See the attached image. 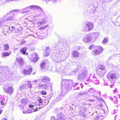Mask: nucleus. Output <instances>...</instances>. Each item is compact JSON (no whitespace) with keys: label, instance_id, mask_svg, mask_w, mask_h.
<instances>
[{"label":"nucleus","instance_id":"nucleus-48","mask_svg":"<svg viewBox=\"0 0 120 120\" xmlns=\"http://www.w3.org/2000/svg\"><path fill=\"white\" fill-rule=\"evenodd\" d=\"M0 104H1L2 105H4V103L3 102V101L2 100H1L0 101Z\"/></svg>","mask_w":120,"mask_h":120},{"label":"nucleus","instance_id":"nucleus-17","mask_svg":"<svg viewBox=\"0 0 120 120\" xmlns=\"http://www.w3.org/2000/svg\"><path fill=\"white\" fill-rule=\"evenodd\" d=\"M72 56L75 58H78L79 57V53L77 51H73L72 52Z\"/></svg>","mask_w":120,"mask_h":120},{"label":"nucleus","instance_id":"nucleus-46","mask_svg":"<svg viewBox=\"0 0 120 120\" xmlns=\"http://www.w3.org/2000/svg\"><path fill=\"white\" fill-rule=\"evenodd\" d=\"M45 56H48L49 55V53L48 52H47L46 51H45Z\"/></svg>","mask_w":120,"mask_h":120},{"label":"nucleus","instance_id":"nucleus-58","mask_svg":"<svg viewBox=\"0 0 120 120\" xmlns=\"http://www.w3.org/2000/svg\"><path fill=\"white\" fill-rule=\"evenodd\" d=\"M37 111V109L36 108V109H34V111H33V112H35V111Z\"/></svg>","mask_w":120,"mask_h":120},{"label":"nucleus","instance_id":"nucleus-34","mask_svg":"<svg viewBox=\"0 0 120 120\" xmlns=\"http://www.w3.org/2000/svg\"><path fill=\"white\" fill-rule=\"evenodd\" d=\"M46 64V62H45L44 61L43 62H42L41 65V68H44L45 67V65Z\"/></svg>","mask_w":120,"mask_h":120},{"label":"nucleus","instance_id":"nucleus-3","mask_svg":"<svg viewBox=\"0 0 120 120\" xmlns=\"http://www.w3.org/2000/svg\"><path fill=\"white\" fill-rule=\"evenodd\" d=\"M88 74V72L85 68L81 70L80 71L78 78L79 80L84 79L86 78Z\"/></svg>","mask_w":120,"mask_h":120},{"label":"nucleus","instance_id":"nucleus-61","mask_svg":"<svg viewBox=\"0 0 120 120\" xmlns=\"http://www.w3.org/2000/svg\"><path fill=\"white\" fill-rule=\"evenodd\" d=\"M36 108L37 109V111L39 109H40L39 107L38 108V107H36Z\"/></svg>","mask_w":120,"mask_h":120},{"label":"nucleus","instance_id":"nucleus-38","mask_svg":"<svg viewBox=\"0 0 120 120\" xmlns=\"http://www.w3.org/2000/svg\"><path fill=\"white\" fill-rule=\"evenodd\" d=\"M21 28L20 27L18 28L16 30L15 32H16V33H18L20 32L21 31Z\"/></svg>","mask_w":120,"mask_h":120},{"label":"nucleus","instance_id":"nucleus-62","mask_svg":"<svg viewBox=\"0 0 120 120\" xmlns=\"http://www.w3.org/2000/svg\"><path fill=\"white\" fill-rule=\"evenodd\" d=\"M38 104V103L37 102V101H35V105H35L36 104Z\"/></svg>","mask_w":120,"mask_h":120},{"label":"nucleus","instance_id":"nucleus-50","mask_svg":"<svg viewBox=\"0 0 120 120\" xmlns=\"http://www.w3.org/2000/svg\"><path fill=\"white\" fill-rule=\"evenodd\" d=\"M22 112L24 114L28 113V112H27V110L23 111Z\"/></svg>","mask_w":120,"mask_h":120},{"label":"nucleus","instance_id":"nucleus-16","mask_svg":"<svg viewBox=\"0 0 120 120\" xmlns=\"http://www.w3.org/2000/svg\"><path fill=\"white\" fill-rule=\"evenodd\" d=\"M57 120H64V116L61 113H59L57 115Z\"/></svg>","mask_w":120,"mask_h":120},{"label":"nucleus","instance_id":"nucleus-6","mask_svg":"<svg viewBox=\"0 0 120 120\" xmlns=\"http://www.w3.org/2000/svg\"><path fill=\"white\" fill-rule=\"evenodd\" d=\"M96 79V77L95 76V74L94 73H90L88 79L85 81V83L86 84L89 83L91 81H93L94 79Z\"/></svg>","mask_w":120,"mask_h":120},{"label":"nucleus","instance_id":"nucleus-9","mask_svg":"<svg viewBox=\"0 0 120 120\" xmlns=\"http://www.w3.org/2000/svg\"><path fill=\"white\" fill-rule=\"evenodd\" d=\"M32 68H30V66H28L27 67L26 69L23 70V73L25 75H29L32 71Z\"/></svg>","mask_w":120,"mask_h":120},{"label":"nucleus","instance_id":"nucleus-35","mask_svg":"<svg viewBox=\"0 0 120 120\" xmlns=\"http://www.w3.org/2000/svg\"><path fill=\"white\" fill-rule=\"evenodd\" d=\"M87 94V93L86 92H80L79 94V96H81L84 95H86Z\"/></svg>","mask_w":120,"mask_h":120},{"label":"nucleus","instance_id":"nucleus-53","mask_svg":"<svg viewBox=\"0 0 120 120\" xmlns=\"http://www.w3.org/2000/svg\"><path fill=\"white\" fill-rule=\"evenodd\" d=\"M78 84V83H75L74 84H72V86H74L75 85H77Z\"/></svg>","mask_w":120,"mask_h":120},{"label":"nucleus","instance_id":"nucleus-13","mask_svg":"<svg viewBox=\"0 0 120 120\" xmlns=\"http://www.w3.org/2000/svg\"><path fill=\"white\" fill-rule=\"evenodd\" d=\"M37 101L38 104H36V105H39L40 106L39 108L41 109L42 108L44 107V105L42 104L43 103V101H42V99L40 98H38Z\"/></svg>","mask_w":120,"mask_h":120},{"label":"nucleus","instance_id":"nucleus-47","mask_svg":"<svg viewBox=\"0 0 120 120\" xmlns=\"http://www.w3.org/2000/svg\"><path fill=\"white\" fill-rule=\"evenodd\" d=\"M19 89L21 90H22L23 89H24V88L23 86V85H22L21 86H20L19 88Z\"/></svg>","mask_w":120,"mask_h":120},{"label":"nucleus","instance_id":"nucleus-8","mask_svg":"<svg viewBox=\"0 0 120 120\" xmlns=\"http://www.w3.org/2000/svg\"><path fill=\"white\" fill-rule=\"evenodd\" d=\"M15 18L13 17H8L7 19H5L4 18H2L0 19V26L2 25L4 23L7 21H9L12 20L14 19Z\"/></svg>","mask_w":120,"mask_h":120},{"label":"nucleus","instance_id":"nucleus-39","mask_svg":"<svg viewBox=\"0 0 120 120\" xmlns=\"http://www.w3.org/2000/svg\"><path fill=\"white\" fill-rule=\"evenodd\" d=\"M63 56V55H62L61 52L59 53L57 57L58 59H59L62 56Z\"/></svg>","mask_w":120,"mask_h":120},{"label":"nucleus","instance_id":"nucleus-11","mask_svg":"<svg viewBox=\"0 0 120 120\" xmlns=\"http://www.w3.org/2000/svg\"><path fill=\"white\" fill-rule=\"evenodd\" d=\"M91 37L90 34H87L85 36L83 39V41L85 42H88L91 40Z\"/></svg>","mask_w":120,"mask_h":120},{"label":"nucleus","instance_id":"nucleus-36","mask_svg":"<svg viewBox=\"0 0 120 120\" xmlns=\"http://www.w3.org/2000/svg\"><path fill=\"white\" fill-rule=\"evenodd\" d=\"M8 27L9 29V31H11V32L13 31L15 29L14 27L13 26H10Z\"/></svg>","mask_w":120,"mask_h":120},{"label":"nucleus","instance_id":"nucleus-29","mask_svg":"<svg viewBox=\"0 0 120 120\" xmlns=\"http://www.w3.org/2000/svg\"><path fill=\"white\" fill-rule=\"evenodd\" d=\"M79 112L80 115H81L83 117L85 116V114L84 113V111L83 110H79Z\"/></svg>","mask_w":120,"mask_h":120},{"label":"nucleus","instance_id":"nucleus-40","mask_svg":"<svg viewBox=\"0 0 120 120\" xmlns=\"http://www.w3.org/2000/svg\"><path fill=\"white\" fill-rule=\"evenodd\" d=\"M108 41V39L107 38H105L103 41V43H106Z\"/></svg>","mask_w":120,"mask_h":120},{"label":"nucleus","instance_id":"nucleus-33","mask_svg":"<svg viewBox=\"0 0 120 120\" xmlns=\"http://www.w3.org/2000/svg\"><path fill=\"white\" fill-rule=\"evenodd\" d=\"M65 56L63 55V56H62L60 58L59 60V61L58 62L60 61H62L65 60Z\"/></svg>","mask_w":120,"mask_h":120},{"label":"nucleus","instance_id":"nucleus-18","mask_svg":"<svg viewBox=\"0 0 120 120\" xmlns=\"http://www.w3.org/2000/svg\"><path fill=\"white\" fill-rule=\"evenodd\" d=\"M50 80V79L48 77L44 76L42 79V81L48 83Z\"/></svg>","mask_w":120,"mask_h":120},{"label":"nucleus","instance_id":"nucleus-20","mask_svg":"<svg viewBox=\"0 0 120 120\" xmlns=\"http://www.w3.org/2000/svg\"><path fill=\"white\" fill-rule=\"evenodd\" d=\"M34 56V58L33 59V61L34 62H36L38 60V59H39L38 58V56L37 54L36 53H34L33 54V56Z\"/></svg>","mask_w":120,"mask_h":120},{"label":"nucleus","instance_id":"nucleus-24","mask_svg":"<svg viewBox=\"0 0 120 120\" xmlns=\"http://www.w3.org/2000/svg\"><path fill=\"white\" fill-rule=\"evenodd\" d=\"M45 19H43V21H40L38 22V25L39 26H41L43 25L44 24L45 22Z\"/></svg>","mask_w":120,"mask_h":120},{"label":"nucleus","instance_id":"nucleus-5","mask_svg":"<svg viewBox=\"0 0 120 120\" xmlns=\"http://www.w3.org/2000/svg\"><path fill=\"white\" fill-rule=\"evenodd\" d=\"M97 72L98 75L100 76H103L105 73L104 66L103 65L99 66L97 69Z\"/></svg>","mask_w":120,"mask_h":120},{"label":"nucleus","instance_id":"nucleus-60","mask_svg":"<svg viewBox=\"0 0 120 120\" xmlns=\"http://www.w3.org/2000/svg\"><path fill=\"white\" fill-rule=\"evenodd\" d=\"M2 112V109L0 110V114Z\"/></svg>","mask_w":120,"mask_h":120},{"label":"nucleus","instance_id":"nucleus-25","mask_svg":"<svg viewBox=\"0 0 120 120\" xmlns=\"http://www.w3.org/2000/svg\"><path fill=\"white\" fill-rule=\"evenodd\" d=\"M26 47H24L21 49L20 50V51L22 54L24 55L26 53Z\"/></svg>","mask_w":120,"mask_h":120},{"label":"nucleus","instance_id":"nucleus-54","mask_svg":"<svg viewBox=\"0 0 120 120\" xmlns=\"http://www.w3.org/2000/svg\"><path fill=\"white\" fill-rule=\"evenodd\" d=\"M118 102V101L117 100H115V101H114V102L115 104H116Z\"/></svg>","mask_w":120,"mask_h":120},{"label":"nucleus","instance_id":"nucleus-49","mask_svg":"<svg viewBox=\"0 0 120 120\" xmlns=\"http://www.w3.org/2000/svg\"><path fill=\"white\" fill-rule=\"evenodd\" d=\"M29 107L30 108H31V109H33V108L34 106L33 105H29Z\"/></svg>","mask_w":120,"mask_h":120},{"label":"nucleus","instance_id":"nucleus-23","mask_svg":"<svg viewBox=\"0 0 120 120\" xmlns=\"http://www.w3.org/2000/svg\"><path fill=\"white\" fill-rule=\"evenodd\" d=\"M3 29L4 31L5 32H7L8 33H10L9 31V27L8 26H5L3 27Z\"/></svg>","mask_w":120,"mask_h":120},{"label":"nucleus","instance_id":"nucleus-30","mask_svg":"<svg viewBox=\"0 0 120 120\" xmlns=\"http://www.w3.org/2000/svg\"><path fill=\"white\" fill-rule=\"evenodd\" d=\"M4 50H7L9 49V47L8 46V44H7L5 45H4Z\"/></svg>","mask_w":120,"mask_h":120},{"label":"nucleus","instance_id":"nucleus-1","mask_svg":"<svg viewBox=\"0 0 120 120\" xmlns=\"http://www.w3.org/2000/svg\"><path fill=\"white\" fill-rule=\"evenodd\" d=\"M73 83V82L71 80L63 79L61 82V96L63 97L65 94L70 89L69 86V82Z\"/></svg>","mask_w":120,"mask_h":120},{"label":"nucleus","instance_id":"nucleus-44","mask_svg":"<svg viewBox=\"0 0 120 120\" xmlns=\"http://www.w3.org/2000/svg\"><path fill=\"white\" fill-rule=\"evenodd\" d=\"M23 86H24V90H26L27 88H28V87L27 86V85H26V84H25V85H23Z\"/></svg>","mask_w":120,"mask_h":120},{"label":"nucleus","instance_id":"nucleus-31","mask_svg":"<svg viewBox=\"0 0 120 120\" xmlns=\"http://www.w3.org/2000/svg\"><path fill=\"white\" fill-rule=\"evenodd\" d=\"M83 31H90L88 27H87V26L86 25L85 26L83 27Z\"/></svg>","mask_w":120,"mask_h":120},{"label":"nucleus","instance_id":"nucleus-52","mask_svg":"<svg viewBox=\"0 0 120 120\" xmlns=\"http://www.w3.org/2000/svg\"><path fill=\"white\" fill-rule=\"evenodd\" d=\"M51 120H55V117L54 116H52L51 118Z\"/></svg>","mask_w":120,"mask_h":120},{"label":"nucleus","instance_id":"nucleus-37","mask_svg":"<svg viewBox=\"0 0 120 120\" xmlns=\"http://www.w3.org/2000/svg\"><path fill=\"white\" fill-rule=\"evenodd\" d=\"M94 82V83L96 84H98L99 83V80L97 79V77H96V79L95 80L94 79L93 81Z\"/></svg>","mask_w":120,"mask_h":120},{"label":"nucleus","instance_id":"nucleus-14","mask_svg":"<svg viewBox=\"0 0 120 120\" xmlns=\"http://www.w3.org/2000/svg\"><path fill=\"white\" fill-rule=\"evenodd\" d=\"M99 34V33L97 32L91 33L90 35L92 39H95L98 37Z\"/></svg>","mask_w":120,"mask_h":120},{"label":"nucleus","instance_id":"nucleus-26","mask_svg":"<svg viewBox=\"0 0 120 120\" xmlns=\"http://www.w3.org/2000/svg\"><path fill=\"white\" fill-rule=\"evenodd\" d=\"M88 91L92 94H95V93L96 92L95 90L93 88L90 89L88 90Z\"/></svg>","mask_w":120,"mask_h":120},{"label":"nucleus","instance_id":"nucleus-10","mask_svg":"<svg viewBox=\"0 0 120 120\" xmlns=\"http://www.w3.org/2000/svg\"><path fill=\"white\" fill-rule=\"evenodd\" d=\"M116 77V75L115 73H112V72H110L108 73L107 76L109 80L115 79Z\"/></svg>","mask_w":120,"mask_h":120},{"label":"nucleus","instance_id":"nucleus-57","mask_svg":"<svg viewBox=\"0 0 120 120\" xmlns=\"http://www.w3.org/2000/svg\"><path fill=\"white\" fill-rule=\"evenodd\" d=\"M92 46H90V47H89V49L90 50L91 49H92Z\"/></svg>","mask_w":120,"mask_h":120},{"label":"nucleus","instance_id":"nucleus-63","mask_svg":"<svg viewBox=\"0 0 120 120\" xmlns=\"http://www.w3.org/2000/svg\"><path fill=\"white\" fill-rule=\"evenodd\" d=\"M80 85L81 86V87L82 88L83 87V86H82V84H80Z\"/></svg>","mask_w":120,"mask_h":120},{"label":"nucleus","instance_id":"nucleus-22","mask_svg":"<svg viewBox=\"0 0 120 120\" xmlns=\"http://www.w3.org/2000/svg\"><path fill=\"white\" fill-rule=\"evenodd\" d=\"M21 102L24 105H26L29 103V101L27 99H23L22 100Z\"/></svg>","mask_w":120,"mask_h":120},{"label":"nucleus","instance_id":"nucleus-42","mask_svg":"<svg viewBox=\"0 0 120 120\" xmlns=\"http://www.w3.org/2000/svg\"><path fill=\"white\" fill-rule=\"evenodd\" d=\"M46 92L43 90L41 92V94L43 95H45L46 94Z\"/></svg>","mask_w":120,"mask_h":120},{"label":"nucleus","instance_id":"nucleus-2","mask_svg":"<svg viewBox=\"0 0 120 120\" xmlns=\"http://www.w3.org/2000/svg\"><path fill=\"white\" fill-rule=\"evenodd\" d=\"M36 8L37 6L32 5L24 8L22 9L14 10L9 12L7 14H10L11 16H13L14 14V12H20L22 11H23L22 12L23 14L25 13L30 12L31 10H36Z\"/></svg>","mask_w":120,"mask_h":120},{"label":"nucleus","instance_id":"nucleus-7","mask_svg":"<svg viewBox=\"0 0 120 120\" xmlns=\"http://www.w3.org/2000/svg\"><path fill=\"white\" fill-rule=\"evenodd\" d=\"M103 50L102 48L98 47L97 49H95L93 51V54L94 56L99 55L102 52Z\"/></svg>","mask_w":120,"mask_h":120},{"label":"nucleus","instance_id":"nucleus-19","mask_svg":"<svg viewBox=\"0 0 120 120\" xmlns=\"http://www.w3.org/2000/svg\"><path fill=\"white\" fill-rule=\"evenodd\" d=\"M17 59L18 64H19L20 66L22 65L23 64V61L22 58L19 57Z\"/></svg>","mask_w":120,"mask_h":120},{"label":"nucleus","instance_id":"nucleus-12","mask_svg":"<svg viewBox=\"0 0 120 120\" xmlns=\"http://www.w3.org/2000/svg\"><path fill=\"white\" fill-rule=\"evenodd\" d=\"M85 25L88 27L89 31L91 30L94 27V24L90 22H86L85 23Z\"/></svg>","mask_w":120,"mask_h":120},{"label":"nucleus","instance_id":"nucleus-56","mask_svg":"<svg viewBox=\"0 0 120 120\" xmlns=\"http://www.w3.org/2000/svg\"><path fill=\"white\" fill-rule=\"evenodd\" d=\"M49 47H46V50H47L49 49Z\"/></svg>","mask_w":120,"mask_h":120},{"label":"nucleus","instance_id":"nucleus-21","mask_svg":"<svg viewBox=\"0 0 120 120\" xmlns=\"http://www.w3.org/2000/svg\"><path fill=\"white\" fill-rule=\"evenodd\" d=\"M11 52H3L2 53V57H4L6 56H9L11 54Z\"/></svg>","mask_w":120,"mask_h":120},{"label":"nucleus","instance_id":"nucleus-59","mask_svg":"<svg viewBox=\"0 0 120 120\" xmlns=\"http://www.w3.org/2000/svg\"><path fill=\"white\" fill-rule=\"evenodd\" d=\"M25 43V41H22V42H21L20 43V44H23V43Z\"/></svg>","mask_w":120,"mask_h":120},{"label":"nucleus","instance_id":"nucleus-15","mask_svg":"<svg viewBox=\"0 0 120 120\" xmlns=\"http://www.w3.org/2000/svg\"><path fill=\"white\" fill-rule=\"evenodd\" d=\"M49 87L48 85L46 83L42 84H40L39 85V87L40 88L42 89H47Z\"/></svg>","mask_w":120,"mask_h":120},{"label":"nucleus","instance_id":"nucleus-28","mask_svg":"<svg viewBox=\"0 0 120 120\" xmlns=\"http://www.w3.org/2000/svg\"><path fill=\"white\" fill-rule=\"evenodd\" d=\"M93 96L96 97V98L97 99V100L101 101H103V99L101 97H99L97 96H96L95 95H93Z\"/></svg>","mask_w":120,"mask_h":120},{"label":"nucleus","instance_id":"nucleus-55","mask_svg":"<svg viewBox=\"0 0 120 120\" xmlns=\"http://www.w3.org/2000/svg\"><path fill=\"white\" fill-rule=\"evenodd\" d=\"M110 86L111 88H113L114 87V85H110Z\"/></svg>","mask_w":120,"mask_h":120},{"label":"nucleus","instance_id":"nucleus-41","mask_svg":"<svg viewBox=\"0 0 120 120\" xmlns=\"http://www.w3.org/2000/svg\"><path fill=\"white\" fill-rule=\"evenodd\" d=\"M48 26V25H46L45 26L41 27H40L39 28V29L40 30H41V29H44L46 28Z\"/></svg>","mask_w":120,"mask_h":120},{"label":"nucleus","instance_id":"nucleus-32","mask_svg":"<svg viewBox=\"0 0 120 120\" xmlns=\"http://www.w3.org/2000/svg\"><path fill=\"white\" fill-rule=\"evenodd\" d=\"M27 84L28 88H31L32 87V86L31 85V82L30 81H27L26 82Z\"/></svg>","mask_w":120,"mask_h":120},{"label":"nucleus","instance_id":"nucleus-43","mask_svg":"<svg viewBox=\"0 0 120 120\" xmlns=\"http://www.w3.org/2000/svg\"><path fill=\"white\" fill-rule=\"evenodd\" d=\"M27 110V112H28V113H30L33 112V111L31 109L30 110V109H28Z\"/></svg>","mask_w":120,"mask_h":120},{"label":"nucleus","instance_id":"nucleus-45","mask_svg":"<svg viewBox=\"0 0 120 120\" xmlns=\"http://www.w3.org/2000/svg\"><path fill=\"white\" fill-rule=\"evenodd\" d=\"M117 89H115L113 91V92L114 93L116 94L117 93Z\"/></svg>","mask_w":120,"mask_h":120},{"label":"nucleus","instance_id":"nucleus-27","mask_svg":"<svg viewBox=\"0 0 120 120\" xmlns=\"http://www.w3.org/2000/svg\"><path fill=\"white\" fill-rule=\"evenodd\" d=\"M36 10H38L40 12L41 14L44 13V12L42 9L38 6H37Z\"/></svg>","mask_w":120,"mask_h":120},{"label":"nucleus","instance_id":"nucleus-64","mask_svg":"<svg viewBox=\"0 0 120 120\" xmlns=\"http://www.w3.org/2000/svg\"><path fill=\"white\" fill-rule=\"evenodd\" d=\"M2 120H7L5 118H3Z\"/></svg>","mask_w":120,"mask_h":120},{"label":"nucleus","instance_id":"nucleus-4","mask_svg":"<svg viewBox=\"0 0 120 120\" xmlns=\"http://www.w3.org/2000/svg\"><path fill=\"white\" fill-rule=\"evenodd\" d=\"M3 89L5 91L10 95H11L14 91V89L13 87L10 86L8 83L4 85Z\"/></svg>","mask_w":120,"mask_h":120},{"label":"nucleus","instance_id":"nucleus-51","mask_svg":"<svg viewBox=\"0 0 120 120\" xmlns=\"http://www.w3.org/2000/svg\"><path fill=\"white\" fill-rule=\"evenodd\" d=\"M88 101L90 102H93L95 101V100L94 99H89Z\"/></svg>","mask_w":120,"mask_h":120}]
</instances>
